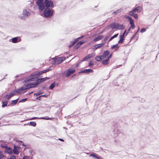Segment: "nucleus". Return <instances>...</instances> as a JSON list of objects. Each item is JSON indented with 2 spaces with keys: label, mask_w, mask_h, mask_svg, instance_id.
<instances>
[{
  "label": "nucleus",
  "mask_w": 159,
  "mask_h": 159,
  "mask_svg": "<svg viewBox=\"0 0 159 159\" xmlns=\"http://www.w3.org/2000/svg\"><path fill=\"white\" fill-rule=\"evenodd\" d=\"M39 10L42 11L46 8L52 9L54 7L53 2L52 0H35Z\"/></svg>",
  "instance_id": "1"
},
{
  "label": "nucleus",
  "mask_w": 159,
  "mask_h": 159,
  "mask_svg": "<svg viewBox=\"0 0 159 159\" xmlns=\"http://www.w3.org/2000/svg\"><path fill=\"white\" fill-rule=\"evenodd\" d=\"M49 71V69H47L46 70L41 71L39 72H36L32 74L31 75V76L32 77L28 81H33L35 80L38 77V76H39Z\"/></svg>",
  "instance_id": "2"
},
{
  "label": "nucleus",
  "mask_w": 159,
  "mask_h": 159,
  "mask_svg": "<svg viewBox=\"0 0 159 159\" xmlns=\"http://www.w3.org/2000/svg\"><path fill=\"white\" fill-rule=\"evenodd\" d=\"M49 8H46L43 11V15L45 17H50L53 14V10Z\"/></svg>",
  "instance_id": "3"
},
{
  "label": "nucleus",
  "mask_w": 159,
  "mask_h": 159,
  "mask_svg": "<svg viewBox=\"0 0 159 159\" xmlns=\"http://www.w3.org/2000/svg\"><path fill=\"white\" fill-rule=\"evenodd\" d=\"M22 15L23 16H19V17L22 20H25L26 18H27L30 15V13L27 10L24 9L23 11Z\"/></svg>",
  "instance_id": "4"
},
{
  "label": "nucleus",
  "mask_w": 159,
  "mask_h": 159,
  "mask_svg": "<svg viewBox=\"0 0 159 159\" xmlns=\"http://www.w3.org/2000/svg\"><path fill=\"white\" fill-rule=\"evenodd\" d=\"M39 84L37 81L35 82L30 83L27 84L25 87H27V89H29L31 88H34L36 87Z\"/></svg>",
  "instance_id": "5"
},
{
  "label": "nucleus",
  "mask_w": 159,
  "mask_h": 159,
  "mask_svg": "<svg viewBox=\"0 0 159 159\" xmlns=\"http://www.w3.org/2000/svg\"><path fill=\"white\" fill-rule=\"evenodd\" d=\"M65 59L63 57H59L54 59V63L55 64H59L64 61Z\"/></svg>",
  "instance_id": "6"
},
{
  "label": "nucleus",
  "mask_w": 159,
  "mask_h": 159,
  "mask_svg": "<svg viewBox=\"0 0 159 159\" xmlns=\"http://www.w3.org/2000/svg\"><path fill=\"white\" fill-rule=\"evenodd\" d=\"M75 70L73 69L69 68L67 71L66 76L67 77L75 72Z\"/></svg>",
  "instance_id": "7"
},
{
  "label": "nucleus",
  "mask_w": 159,
  "mask_h": 159,
  "mask_svg": "<svg viewBox=\"0 0 159 159\" xmlns=\"http://www.w3.org/2000/svg\"><path fill=\"white\" fill-rule=\"evenodd\" d=\"M12 42L14 43H16L21 41V39L19 37H14L12 39Z\"/></svg>",
  "instance_id": "8"
},
{
  "label": "nucleus",
  "mask_w": 159,
  "mask_h": 159,
  "mask_svg": "<svg viewBox=\"0 0 159 159\" xmlns=\"http://www.w3.org/2000/svg\"><path fill=\"white\" fill-rule=\"evenodd\" d=\"M6 152L8 154H12V149L10 147H5Z\"/></svg>",
  "instance_id": "9"
},
{
  "label": "nucleus",
  "mask_w": 159,
  "mask_h": 159,
  "mask_svg": "<svg viewBox=\"0 0 159 159\" xmlns=\"http://www.w3.org/2000/svg\"><path fill=\"white\" fill-rule=\"evenodd\" d=\"M125 27L122 24H116V29L118 30H124L125 29Z\"/></svg>",
  "instance_id": "10"
},
{
  "label": "nucleus",
  "mask_w": 159,
  "mask_h": 159,
  "mask_svg": "<svg viewBox=\"0 0 159 159\" xmlns=\"http://www.w3.org/2000/svg\"><path fill=\"white\" fill-rule=\"evenodd\" d=\"M49 79V78L48 77H45L44 78H40L38 79H37L36 80L37 81L38 83H39V84L41 83L42 82H43L45 80H48Z\"/></svg>",
  "instance_id": "11"
},
{
  "label": "nucleus",
  "mask_w": 159,
  "mask_h": 159,
  "mask_svg": "<svg viewBox=\"0 0 159 159\" xmlns=\"http://www.w3.org/2000/svg\"><path fill=\"white\" fill-rule=\"evenodd\" d=\"M93 70L91 69H84L81 71L80 73H89L92 72Z\"/></svg>",
  "instance_id": "12"
},
{
  "label": "nucleus",
  "mask_w": 159,
  "mask_h": 159,
  "mask_svg": "<svg viewBox=\"0 0 159 159\" xmlns=\"http://www.w3.org/2000/svg\"><path fill=\"white\" fill-rule=\"evenodd\" d=\"M105 44V43H102L100 44H96L94 45V47H95V49H97L98 48H100L103 46Z\"/></svg>",
  "instance_id": "13"
},
{
  "label": "nucleus",
  "mask_w": 159,
  "mask_h": 159,
  "mask_svg": "<svg viewBox=\"0 0 159 159\" xmlns=\"http://www.w3.org/2000/svg\"><path fill=\"white\" fill-rule=\"evenodd\" d=\"M109 52L107 50H106L103 52V53L102 55H101L102 58H103V59L106 58L109 54Z\"/></svg>",
  "instance_id": "14"
},
{
  "label": "nucleus",
  "mask_w": 159,
  "mask_h": 159,
  "mask_svg": "<svg viewBox=\"0 0 159 159\" xmlns=\"http://www.w3.org/2000/svg\"><path fill=\"white\" fill-rule=\"evenodd\" d=\"M15 94V92H11L9 94L6 95L5 96V97L9 99Z\"/></svg>",
  "instance_id": "15"
},
{
  "label": "nucleus",
  "mask_w": 159,
  "mask_h": 159,
  "mask_svg": "<svg viewBox=\"0 0 159 159\" xmlns=\"http://www.w3.org/2000/svg\"><path fill=\"white\" fill-rule=\"evenodd\" d=\"M141 7L140 6H138L133 10V11L135 12L136 11L138 12H140L141 11Z\"/></svg>",
  "instance_id": "16"
},
{
  "label": "nucleus",
  "mask_w": 159,
  "mask_h": 159,
  "mask_svg": "<svg viewBox=\"0 0 159 159\" xmlns=\"http://www.w3.org/2000/svg\"><path fill=\"white\" fill-rule=\"evenodd\" d=\"M113 133L115 135V136L117 137L118 134H119L120 133V131L118 130L116 128L113 131Z\"/></svg>",
  "instance_id": "17"
},
{
  "label": "nucleus",
  "mask_w": 159,
  "mask_h": 159,
  "mask_svg": "<svg viewBox=\"0 0 159 159\" xmlns=\"http://www.w3.org/2000/svg\"><path fill=\"white\" fill-rule=\"evenodd\" d=\"M103 37V36L102 35L99 36L98 37L95 38L94 39V41L96 42L97 41H99L102 39Z\"/></svg>",
  "instance_id": "18"
},
{
  "label": "nucleus",
  "mask_w": 159,
  "mask_h": 159,
  "mask_svg": "<svg viewBox=\"0 0 159 159\" xmlns=\"http://www.w3.org/2000/svg\"><path fill=\"white\" fill-rule=\"evenodd\" d=\"M119 47L118 46V43H117L115 45H113L111 47V48L112 49H114L115 48V51H117L118 50Z\"/></svg>",
  "instance_id": "19"
},
{
  "label": "nucleus",
  "mask_w": 159,
  "mask_h": 159,
  "mask_svg": "<svg viewBox=\"0 0 159 159\" xmlns=\"http://www.w3.org/2000/svg\"><path fill=\"white\" fill-rule=\"evenodd\" d=\"M116 24L117 23H113L111 24L110 25V26L112 29H116Z\"/></svg>",
  "instance_id": "20"
},
{
  "label": "nucleus",
  "mask_w": 159,
  "mask_h": 159,
  "mask_svg": "<svg viewBox=\"0 0 159 159\" xmlns=\"http://www.w3.org/2000/svg\"><path fill=\"white\" fill-rule=\"evenodd\" d=\"M17 148V146L15 145L14 146V149L13 150V152L14 154H19V152L16 149Z\"/></svg>",
  "instance_id": "21"
},
{
  "label": "nucleus",
  "mask_w": 159,
  "mask_h": 159,
  "mask_svg": "<svg viewBox=\"0 0 159 159\" xmlns=\"http://www.w3.org/2000/svg\"><path fill=\"white\" fill-rule=\"evenodd\" d=\"M103 59V58H102L101 56H97L95 58V59L97 61H101V60Z\"/></svg>",
  "instance_id": "22"
},
{
  "label": "nucleus",
  "mask_w": 159,
  "mask_h": 159,
  "mask_svg": "<svg viewBox=\"0 0 159 159\" xmlns=\"http://www.w3.org/2000/svg\"><path fill=\"white\" fill-rule=\"evenodd\" d=\"M122 9H118L117 10H116V11H114L112 13V14H115V15H117L120 12H121L122 11Z\"/></svg>",
  "instance_id": "23"
},
{
  "label": "nucleus",
  "mask_w": 159,
  "mask_h": 159,
  "mask_svg": "<svg viewBox=\"0 0 159 159\" xmlns=\"http://www.w3.org/2000/svg\"><path fill=\"white\" fill-rule=\"evenodd\" d=\"M112 32V31H110L108 33V34L107 35L106 37L104 39V41H106L110 37V36L111 35Z\"/></svg>",
  "instance_id": "24"
},
{
  "label": "nucleus",
  "mask_w": 159,
  "mask_h": 159,
  "mask_svg": "<svg viewBox=\"0 0 159 159\" xmlns=\"http://www.w3.org/2000/svg\"><path fill=\"white\" fill-rule=\"evenodd\" d=\"M28 125L35 127L36 126V123L34 121H30Z\"/></svg>",
  "instance_id": "25"
},
{
  "label": "nucleus",
  "mask_w": 159,
  "mask_h": 159,
  "mask_svg": "<svg viewBox=\"0 0 159 159\" xmlns=\"http://www.w3.org/2000/svg\"><path fill=\"white\" fill-rule=\"evenodd\" d=\"M109 58H108L105 60L102 61V63L103 65H107L108 63Z\"/></svg>",
  "instance_id": "26"
},
{
  "label": "nucleus",
  "mask_w": 159,
  "mask_h": 159,
  "mask_svg": "<svg viewBox=\"0 0 159 159\" xmlns=\"http://www.w3.org/2000/svg\"><path fill=\"white\" fill-rule=\"evenodd\" d=\"M120 36V40L118 42V43H122L124 40V37H121V36Z\"/></svg>",
  "instance_id": "27"
},
{
  "label": "nucleus",
  "mask_w": 159,
  "mask_h": 159,
  "mask_svg": "<svg viewBox=\"0 0 159 159\" xmlns=\"http://www.w3.org/2000/svg\"><path fill=\"white\" fill-rule=\"evenodd\" d=\"M80 39L79 38H77L72 43V44L71 45H70L69 46V48H70L72 46H73Z\"/></svg>",
  "instance_id": "28"
},
{
  "label": "nucleus",
  "mask_w": 159,
  "mask_h": 159,
  "mask_svg": "<svg viewBox=\"0 0 159 159\" xmlns=\"http://www.w3.org/2000/svg\"><path fill=\"white\" fill-rule=\"evenodd\" d=\"M2 107H4L6 106L7 105L8 103V102L7 101H5L2 102Z\"/></svg>",
  "instance_id": "29"
},
{
  "label": "nucleus",
  "mask_w": 159,
  "mask_h": 159,
  "mask_svg": "<svg viewBox=\"0 0 159 159\" xmlns=\"http://www.w3.org/2000/svg\"><path fill=\"white\" fill-rule=\"evenodd\" d=\"M39 119H45V120H52L53 119V118H49L48 117H47V118H45L44 117H40Z\"/></svg>",
  "instance_id": "30"
},
{
  "label": "nucleus",
  "mask_w": 159,
  "mask_h": 159,
  "mask_svg": "<svg viewBox=\"0 0 159 159\" xmlns=\"http://www.w3.org/2000/svg\"><path fill=\"white\" fill-rule=\"evenodd\" d=\"M118 35V34H115L114 36L111 37L110 39L109 40V41H111L113 39H114V38L116 37Z\"/></svg>",
  "instance_id": "31"
},
{
  "label": "nucleus",
  "mask_w": 159,
  "mask_h": 159,
  "mask_svg": "<svg viewBox=\"0 0 159 159\" xmlns=\"http://www.w3.org/2000/svg\"><path fill=\"white\" fill-rule=\"evenodd\" d=\"M55 84L54 83L52 84L49 87L50 89L52 90L55 87Z\"/></svg>",
  "instance_id": "32"
},
{
  "label": "nucleus",
  "mask_w": 159,
  "mask_h": 159,
  "mask_svg": "<svg viewBox=\"0 0 159 159\" xmlns=\"http://www.w3.org/2000/svg\"><path fill=\"white\" fill-rule=\"evenodd\" d=\"M135 12L133 11V10L132 11H130L129 13V15L132 16H133Z\"/></svg>",
  "instance_id": "33"
},
{
  "label": "nucleus",
  "mask_w": 159,
  "mask_h": 159,
  "mask_svg": "<svg viewBox=\"0 0 159 159\" xmlns=\"http://www.w3.org/2000/svg\"><path fill=\"white\" fill-rule=\"evenodd\" d=\"M18 100V98L16 99L15 100H12V104H14V105L16 104Z\"/></svg>",
  "instance_id": "34"
},
{
  "label": "nucleus",
  "mask_w": 159,
  "mask_h": 159,
  "mask_svg": "<svg viewBox=\"0 0 159 159\" xmlns=\"http://www.w3.org/2000/svg\"><path fill=\"white\" fill-rule=\"evenodd\" d=\"M20 90H21V92H22V91H23L24 90H26L27 89H27L26 87V88H25L23 86L21 87L20 88Z\"/></svg>",
  "instance_id": "35"
},
{
  "label": "nucleus",
  "mask_w": 159,
  "mask_h": 159,
  "mask_svg": "<svg viewBox=\"0 0 159 159\" xmlns=\"http://www.w3.org/2000/svg\"><path fill=\"white\" fill-rule=\"evenodd\" d=\"M125 17L129 19V20L132 19L131 17L129 16H125Z\"/></svg>",
  "instance_id": "36"
},
{
  "label": "nucleus",
  "mask_w": 159,
  "mask_h": 159,
  "mask_svg": "<svg viewBox=\"0 0 159 159\" xmlns=\"http://www.w3.org/2000/svg\"><path fill=\"white\" fill-rule=\"evenodd\" d=\"M146 28H142L140 30V32L141 33H142L145 32L146 30Z\"/></svg>",
  "instance_id": "37"
},
{
  "label": "nucleus",
  "mask_w": 159,
  "mask_h": 159,
  "mask_svg": "<svg viewBox=\"0 0 159 159\" xmlns=\"http://www.w3.org/2000/svg\"><path fill=\"white\" fill-rule=\"evenodd\" d=\"M27 99V98L23 99H21V100H20V101L19 102H25L26 101Z\"/></svg>",
  "instance_id": "38"
},
{
  "label": "nucleus",
  "mask_w": 159,
  "mask_h": 159,
  "mask_svg": "<svg viewBox=\"0 0 159 159\" xmlns=\"http://www.w3.org/2000/svg\"><path fill=\"white\" fill-rule=\"evenodd\" d=\"M7 159H16V157L14 155H12L10 158H8Z\"/></svg>",
  "instance_id": "39"
},
{
  "label": "nucleus",
  "mask_w": 159,
  "mask_h": 159,
  "mask_svg": "<svg viewBox=\"0 0 159 159\" xmlns=\"http://www.w3.org/2000/svg\"><path fill=\"white\" fill-rule=\"evenodd\" d=\"M4 157V156L2 154V152L0 151V159H2Z\"/></svg>",
  "instance_id": "40"
},
{
  "label": "nucleus",
  "mask_w": 159,
  "mask_h": 159,
  "mask_svg": "<svg viewBox=\"0 0 159 159\" xmlns=\"http://www.w3.org/2000/svg\"><path fill=\"white\" fill-rule=\"evenodd\" d=\"M80 47V46H79V44H78L77 43L75 45L74 47V49H77L78 48H79V47Z\"/></svg>",
  "instance_id": "41"
},
{
  "label": "nucleus",
  "mask_w": 159,
  "mask_h": 159,
  "mask_svg": "<svg viewBox=\"0 0 159 159\" xmlns=\"http://www.w3.org/2000/svg\"><path fill=\"white\" fill-rule=\"evenodd\" d=\"M16 93H22L21 92V90H20V88L17 89L16 90Z\"/></svg>",
  "instance_id": "42"
},
{
  "label": "nucleus",
  "mask_w": 159,
  "mask_h": 159,
  "mask_svg": "<svg viewBox=\"0 0 159 159\" xmlns=\"http://www.w3.org/2000/svg\"><path fill=\"white\" fill-rule=\"evenodd\" d=\"M42 94V93H41V92H38V93H35L34 94V95L35 96H37L38 95H40V94Z\"/></svg>",
  "instance_id": "43"
},
{
  "label": "nucleus",
  "mask_w": 159,
  "mask_h": 159,
  "mask_svg": "<svg viewBox=\"0 0 159 159\" xmlns=\"http://www.w3.org/2000/svg\"><path fill=\"white\" fill-rule=\"evenodd\" d=\"M132 16L135 19H137L138 18V15L137 14H134Z\"/></svg>",
  "instance_id": "44"
},
{
  "label": "nucleus",
  "mask_w": 159,
  "mask_h": 159,
  "mask_svg": "<svg viewBox=\"0 0 159 159\" xmlns=\"http://www.w3.org/2000/svg\"><path fill=\"white\" fill-rule=\"evenodd\" d=\"M84 43V42L83 41H80L77 44L79 45V46H80L81 45H82Z\"/></svg>",
  "instance_id": "45"
},
{
  "label": "nucleus",
  "mask_w": 159,
  "mask_h": 159,
  "mask_svg": "<svg viewBox=\"0 0 159 159\" xmlns=\"http://www.w3.org/2000/svg\"><path fill=\"white\" fill-rule=\"evenodd\" d=\"M89 55H90V58H91L92 57H93L95 56V53H92L90 54H89Z\"/></svg>",
  "instance_id": "46"
},
{
  "label": "nucleus",
  "mask_w": 159,
  "mask_h": 159,
  "mask_svg": "<svg viewBox=\"0 0 159 159\" xmlns=\"http://www.w3.org/2000/svg\"><path fill=\"white\" fill-rule=\"evenodd\" d=\"M40 118H39L38 117H34L32 118H30V120H33L34 119H40Z\"/></svg>",
  "instance_id": "47"
},
{
  "label": "nucleus",
  "mask_w": 159,
  "mask_h": 159,
  "mask_svg": "<svg viewBox=\"0 0 159 159\" xmlns=\"http://www.w3.org/2000/svg\"><path fill=\"white\" fill-rule=\"evenodd\" d=\"M96 155H95L94 154V153H93L92 154H91L90 155H89V156L90 157H93L94 158H95V157H96Z\"/></svg>",
  "instance_id": "48"
},
{
  "label": "nucleus",
  "mask_w": 159,
  "mask_h": 159,
  "mask_svg": "<svg viewBox=\"0 0 159 159\" xmlns=\"http://www.w3.org/2000/svg\"><path fill=\"white\" fill-rule=\"evenodd\" d=\"M93 63H92L91 62V61H90L89 63V66L90 67H91L92 66H93Z\"/></svg>",
  "instance_id": "49"
},
{
  "label": "nucleus",
  "mask_w": 159,
  "mask_h": 159,
  "mask_svg": "<svg viewBox=\"0 0 159 159\" xmlns=\"http://www.w3.org/2000/svg\"><path fill=\"white\" fill-rule=\"evenodd\" d=\"M23 159H30V158L29 157L25 156L23 157Z\"/></svg>",
  "instance_id": "50"
},
{
  "label": "nucleus",
  "mask_w": 159,
  "mask_h": 159,
  "mask_svg": "<svg viewBox=\"0 0 159 159\" xmlns=\"http://www.w3.org/2000/svg\"><path fill=\"white\" fill-rule=\"evenodd\" d=\"M129 21V22H130V25L134 24V21L132 19Z\"/></svg>",
  "instance_id": "51"
},
{
  "label": "nucleus",
  "mask_w": 159,
  "mask_h": 159,
  "mask_svg": "<svg viewBox=\"0 0 159 159\" xmlns=\"http://www.w3.org/2000/svg\"><path fill=\"white\" fill-rule=\"evenodd\" d=\"M42 97L41 95L40 96H39L38 97H37L36 98V99L38 100H41V98Z\"/></svg>",
  "instance_id": "52"
},
{
  "label": "nucleus",
  "mask_w": 159,
  "mask_h": 159,
  "mask_svg": "<svg viewBox=\"0 0 159 159\" xmlns=\"http://www.w3.org/2000/svg\"><path fill=\"white\" fill-rule=\"evenodd\" d=\"M126 30H125L124 33L122 34V35H120L119 36H121V37H124L125 36V34L126 33Z\"/></svg>",
  "instance_id": "53"
},
{
  "label": "nucleus",
  "mask_w": 159,
  "mask_h": 159,
  "mask_svg": "<svg viewBox=\"0 0 159 159\" xmlns=\"http://www.w3.org/2000/svg\"><path fill=\"white\" fill-rule=\"evenodd\" d=\"M88 60L87 58V57L86 56L85 57H84V58L83 59H82V61H86V60Z\"/></svg>",
  "instance_id": "54"
},
{
  "label": "nucleus",
  "mask_w": 159,
  "mask_h": 159,
  "mask_svg": "<svg viewBox=\"0 0 159 159\" xmlns=\"http://www.w3.org/2000/svg\"><path fill=\"white\" fill-rule=\"evenodd\" d=\"M131 27L132 29H134L135 27V26L134 24H132L131 25Z\"/></svg>",
  "instance_id": "55"
},
{
  "label": "nucleus",
  "mask_w": 159,
  "mask_h": 159,
  "mask_svg": "<svg viewBox=\"0 0 159 159\" xmlns=\"http://www.w3.org/2000/svg\"><path fill=\"white\" fill-rule=\"evenodd\" d=\"M41 96L42 97H47L48 96V95H46V94L42 95H41Z\"/></svg>",
  "instance_id": "56"
},
{
  "label": "nucleus",
  "mask_w": 159,
  "mask_h": 159,
  "mask_svg": "<svg viewBox=\"0 0 159 159\" xmlns=\"http://www.w3.org/2000/svg\"><path fill=\"white\" fill-rule=\"evenodd\" d=\"M86 57L88 59L90 58V55H87L86 56Z\"/></svg>",
  "instance_id": "57"
},
{
  "label": "nucleus",
  "mask_w": 159,
  "mask_h": 159,
  "mask_svg": "<svg viewBox=\"0 0 159 159\" xmlns=\"http://www.w3.org/2000/svg\"><path fill=\"white\" fill-rule=\"evenodd\" d=\"M95 158H96V159H100L99 157H98L97 156H96Z\"/></svg>",
  "instance_id": "58"
},
{
  "label": "nucleus",
  "mask_w": 159,
  "mask_h": 159,
  "mask_svg": "<svg viewBox=\"0 0 159 159\" xmlns=\"http://www.w3.org/2000/svg\"><path fill=\"white\" fill-rule=\"evenodd\" d=\"M59 140H60L61 141H64V140L62 139H58Z\"/></svg>",
  "instance_id": "59"
},
{
  "label": "nucleus",
  "mask_w": 159,
  "mask_h": 159,
  "mask_svg": "<svg viewBox=\"0 0 159 159\" xmlns=\"http://www.w3.org/2000/svg\"><path fill=\"white\" fill-rule=\"evenodd\" d=\"M111 55H112L111 54L108 57V58H109V59L110 58H111Z\"/></svg>",
  "instance_id": "60"
},
{
  "label": "nucleus",
  "mask_w": 159,
  "mask_h": 159,
  "mask_svg": "<svg viewBox=\"0 0 159 159\" xmlns=\"http://www.w3.org/2000/svg\"><path fill=\"white\" fill-rule=\"evenodd\" d=\"M83 37H84V36L83 35H82L81 37H79V38L80 39H81L83 38Z\"/></svg>",
  "instance_id": "61"
},
{
  "label": "nucleus",
  "mask_w": 159,
  "mask_h": 159,
  "mask_svg": "<svg viewBox=\"0 0 159 159\" xmlns=\"http://www.w3.org/2000/svg\"><path fill=\"white\" fill-rule=\"evenodd\" d=\"M131 27H129V29H128V31H129L130 30V29H131Z\"/></svg>",
  "instance_id": "62"
},
{
  "label": "nucleus",
  "mask_w": 159,
  "mask_h": 159,
  "mask_svg": "<svg viewBox=\"0 0 159 159\" xmlns=\"http://www.w3.org/2000/svg\"><path fill=\"white\" fill-rule=\"evenodd\" d=\"M136 33H135V34H134V36H133V37H134V36H135V35H136Z\"/></svg>",
  "instance_id": "63"
},
{
  "label": "nucleus",
  "mask_w": 159,
  "mask_h": 159,
  "mask_svg": "<svg viewBox=\"0 0 159 159\" xmlns=\"http://www.w3.org/2000/svg\"><path fill=\"white\" fill-rule=\"evenodd\" d=\"M43 87V89H44V88H45V86H43V87Z\"/></svg>",
  "instance_id": "64"
}]
</instances>
